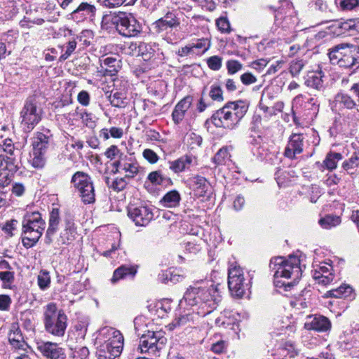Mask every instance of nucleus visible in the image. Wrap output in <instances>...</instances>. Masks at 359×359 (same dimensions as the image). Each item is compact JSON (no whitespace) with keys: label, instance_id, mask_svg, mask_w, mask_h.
Listing matches in <instances>:
<instances>
[{"label":"nucleus","instance_id":"obj_10","mask_svg":"<svg viewBox=\"0 0 359 359\" xmlns=\"http://www.w3.org/2000/svg\"><path fill=\"white\" fill-rule=\"evenodd\" d=\"M46 137L44 135H39L33 142L32 165L35 168H41L44 165L43 153L46 148Z\"/></svg>","mask_w":359,"mask_h":359},{"label":"nucleus","instance_id":"obj_22","mask_svg":"<svg viewBox=\"0 0 359 359\" xmlns=\"http://www.w3.org/2000/svg\"><path fill=\"white\" fill-rule=\"evenodd\" d=\"M136 269L133 267L127 268L126 266H121L114 272L113 276L111 280V283H116L118 280L123 278L128 273L134 276L136 273Z\"/></svg>","mask_w":359,"mask_h":359},{"label":"nucleus","instance_id":"obj_4","mask_svg":"<svg viewBox=\"0 0 359 359\" xmlns=\"http://www.w3.org/2000/svg\"><path fill=\"white\" fill-rule=\"evenodd\" d=\"M67 317L62 310H59L55 303L47 304L44 311L45 327L50 333L62 336L66 328Z\"/></svg>","mask_w":359,"mask_h":359},{"label":"nucleus","instance_id":"obj_2","mask_svg":"<svg viewBox=\"0 0 359 359\" xmlns=\"http://www.w3.org/2000/svg\"><path fill=\"white\" fill-rule=\"evenodd\" d=\"M44 227L45 222L38 212L27 213L22 222L23 245L27 248L33 246L41 236Z\"/></svg>","mask_w":359,"mask_h":359},{"label":"nucleus","instance_id":"obj_20","mask_svg":"<svg viewBox=\"0 0 359 359\" xmlns=\"http://www.w3.org/2000/svg\"><path fill=\"white\" fill-rule=\"evenodd\" d=\"M192 102V99L190 97H187L182 100L175 107V111L172 113V116L175 121H179L182 119L184 112L189 108Z\"/></svg>","mask_w":359,"mask_h":359},{"label":"nucleus","instance_id":"obj_52","mask_svg":"<svg viewBox=\"0 0 359 359\" xmlns=\"http://www.w3.org/2000/svg\"><path fill=\"white\" fill-rule=\"evenodd\" d=\"M267 65V62L265 60H259L254 62H252V67L255 69H260L264 67H266Z\"/></svg>","mask_w":359,"mask_h":359},{"label":"nucleus","instance_id":"obj_50","mask_svg":"<svg viewBox=\"0 0 359 359\" xmlns=\"http://www.w3.org/2000/svg\"><path fill=\"white\" fill-rule=\"evenodd\" d=\"M94 10V7L87 3H82L80 4V6L74 11V12H79L81 11H86L89 13L93 12Z\"/></svg>","mask_w":359,"mask_h":359},{"label":"nucleus","instance_id":"obj_21","mask_svg":"<svg viewBox=\"0 0 359 359\" xmlns=\"http://www.w3.org/2000/svg\"><path fill=\"white\" fill-rule=\"evenodd\" d=\"M43 355L50 358H57L61 354V350L57 348V345L53 343H46L39 347Z\"/></svg>","mask_w":359,"mask_h":359},{"label":"nucleus","instance_id":"obj_9","mask_svg":"<svg viewBox=\"0 0 359 359\" xmlns=\"http://www.w3.org/2000/svg\"><path fill=\"white\" fill-rule=\"evenodd\" d=\"M229 288L231 294L236 297H241L245 292L243 272L239 267H233L229 271Z\"/></svg>","mask_w":359,"mask_h":359},{"label":"nucleus","instance_id":"obj_41","mask_svg":"<svg viewBox=\"0 0 359 359\" xmlns=\"http://www.w3.org/2000/svg\"><path fill=\"white\" fill-rule=\"evenodd\" d=\"M208 65L212 69H218L221 67V59L217 56L211 57L208 60Z\"/></svg>","mask_w":359,"mask_h":359},{"label":"nucleus","instance_id":"obj_43","mask_svg":"<svg viewBox=\"0 0 359 359\" xmlns=\"http://www.w3.org/2000/svg\"><path fill=\"white\" fill-rule=\"evenodd\" d=\"M76 46V43L75 41H69L68 46H67V49L66 50V53L60 57L61 60H66L71 55V53L74 50Z\"/></svg>","mask_w":359,"mask_h":359},{"label":"nucleus","instance_id":"obj_28","mask_svg":"<svg viewBox=\"0 0 359 359\" xmlns=\"http://www.w3.org/2000/svg\"><path fill=\"white\" fill-rule=\"evenodd\" d=\"M338 27L341 29V31H348L351 29L359 31V21H355L353 20H349L344 22L338 23Z\"/></svg>","mask_w":359,"mask_h":359},{"label":"nucleus","instance_id":"obj_24","mask_svg":"<svg viewBox=\"0 0 359 359\" xmlns=\"http://www.w3.org/2000/svg\"><path fill=\"white\" fill-rule=\"evenodd\" d=\"M341 222L339 217L326 216L319 220L320 225L324 229H330L339 225Z\"/></svg>","mask_w":359,"mask_h":359},{"label":"nucleus","instance_id":"obj_64","mask_svg":"<svg viewBox=\"0 0 359 359\" xmlns=\"http://www.w3.org/2000/svg\"><path fill=\"white\" fill-rule=\"evenodd\" d=\"M158 25L162 27L168 25L171 27L174 25V23H172L171 21L161 20L158 22Z\"/></svg>","mask_w":359,"mask_h":359},{"label":"nucleus","instance_id":"obj_5","mask_svg":"<svg viewBox=\"0 0 359 359\" xmlns=\"http://www.w3.org/2000/svg\"><path fill=\"white\" fill-rule=\"evenodd\" d=\"M104 335L106 341L100 346L99 357L111 359L118 356L123 345L121 333L115 329L109 328L106 330Z\"/></svg>","mask_w":359,"mask_h":359},{"label":"nucleus","instance_id":"obj_14","mask_svg":"<svg viewBox=\"0 0 359 359\" xmlns=\"http://www.w3.org/2000/svg\"><path fill=\"white\" fill-rule=\"evenodd\" d=\"M336 101L342 103L346 107L352 109L359 106V84H354L348 93L338 95Z\"/></svg>","mask_w":359,"mask_h":359},{"label":"nucleus","instance_id":"obj_1","mask_svg":"<svg viewBox=\"0 0 359 359\" xmlns=\"http://www.w3.org/2000/svg\"><path fill=\"white\" fill-rule=\"evenodd\" d=\"M247 109L242 100L229 102L214 114L212 123L217 127L232 128L243 116Z\"/></svg>","mask_w":359,"mask_h":359},{"label":"nucleus","instance_id":"obj_31","mask_svg":"<svg viewBox=\"0 0 359 359\" xmlns=\"http://www.w3.org/2000/svg\"><path fill=\"white\" fill-rule=\"evenodd\" d=\"M58 219H59V212L57 210H53L50 214V227L48 229L47 233L50 235L53 232V230L55 227L58 224Z\"/></svg>","mask_w":359,"mask_h":359},{"label":"nucleus","instance_id":"obj_62","mask_svg":"<svg viewBox=\"0 0 359 359\" xmlns=\"http://www.w3.org/2000/svg\"><path fill=\"white\" fill-rule=\"evenodd\" d=\"M114 62H115V60L111 57H106L102 60V62L105 65L113 66L112 63H114Z\"/></svg>","mask_w":359,"mask_h":359},{"label":"nucleus","instance_id":"obj_51","mask_svg":"<svg viewBox=\"0 0 359 359\" xmlns=\"http://www.w3.org/2000/svg\"><path fill=\"white\" fill-rule=\"evenodd\" d=\"M227 156L226 149H220L215 155V160L220 163L226 156Z\"/></svg>","mask_w":359,"mask_h":359},{"label":"nucleus","instance_id":"obj_17","mask_svg":"<svg viewBox=\"0 0 359 359\" xmlns=\"http://www.w3.org/2000/svg\"><path fill=\"white\" fill-rule=\"evenodd\" d=\"M116 172H120L126 177L132 178L138 172L137 166L132 163L118 161L114 163Z\"/></svg>","mask_w":359,"mask_h":359},{"label":"nucleus","instance_id":"obj_44","mask_svg":"<svg viewBox=\"0 0 359 359\" xmlns=\"http://www.w3.org/2000/svg\"><path fill=\"white\" fill-rule=\"evenodd\" d=\"M241 79L242 82L246 85L253 83L256 81L255 77L250 73H245L243 74L241 77Z\"/></svg>","mask_w":359,"mask_h":359},{"label":"nucleus","instance_id":"obj_53","mask_svg":"<svg viewBox=\"0 0 359 359\" xmlns=\"http://www.w3.org/2000/svg\"><path fill=\"white\" fill-rule=\"evenodd\" d=\"M24 191H25V188L21 184H15L13 187V194H15L16 196H21L23 194Z\"/></svg>","mask_w":359,"mask_h":359},{"label":"nucleus","instance_id":"obj_27","mask_svg":"<svg viewBox=\"0 0 359 359\" xmlns=\"http://www.w3.org/2000/svg\"><path fill=\"white\" fill-rule=\"evenodd\" d=\"M320 271H315L313 278L316 280L317 283L323 286H326L330 284L334 279L332 273H329L328 276H320Z\"/></svg>","mask_w":359,"mask_h":359},{"label":"nucleus","instance_id":"obj_47","mask_svg":"<svg viewBox=\"0 0 359 359\" xmlns=\"http://www.w3.org/2000/svg\"><path fill=\"white\" fill-rule=\"evenodd\" d=\"M79 102L83 105H88L89 103V95L86 91H81L78 95Z\"/></svg>","mask_w":359,"mask_h":359},{"label":"nucleus","instance_id":"obj_61","mask_svg":"<svg viewBox=\"0 0 359 359\" xmlns=\"http://www.w3.org/2000/svg\"><path fill=\"white\" fill-rule=\"evenodd\" d=\"M196 184L198 185V187H202L205 185V180L203 177H198L196 179Z\"/></svg>","mask_w":359,"mask_h":359},{"label":"nucleus","instance_id":"obj_54","mask_svg":"<svg viewBox=\"0 0 359 359\" xmlns=\"http://www.w3.org/2000/svg\"><path fill=\"white\" fill-rule=\"evenodd\" d=\"M224 349V342L219 341L213 344L212 350L217 353H221Z\"/></svg>","mask_w":359,"mask_h":359},{"label":"nucleus","instance_id":"obj_12","mask_svg":"<svg viewBox=\"0 0 359 359\" xmlns=\"http://www.w3.org/2000/svg\"><path fill=\"white\" fill-rule=\"evenodd\" d=\"M165 341L166 339L163 337L161 332H149L147 335L142 337L139 348L141 352L147 351L155 345H156L157 348H161V347L158 346L164 344Z\"/></svg>","mask_w":359,"mask_h":359},{"label":"nucleus","instance_id":"obj_60","mask_svg":"<svg viewBox=\"0 0 359 359\" xmlns=\"http://www.w3.org/2000/svg\"><path fill=\"white\" fill-rule=\"evenodd\" d=\"M110 133L114 137H120L121 135V132L117 128H111Z\"/></svg>","mask_w":359,"mask_h":359},{"label":"nucleus","instance_id":"obj_42","mask_svg":"<svg viewBox=\"0 0 359 359\" xmlns=\"http://www.w3.org/2000/svg\"><path fill=\"white\" fill-rule=\"evenodd\" d=\"M210 97L214 100H222V93L219 88H213L210 93Z\"/></svg>","mask_w":359,"mask_h":359},{"label":"nucleus","instance_id":"obj_29","mask_svg":"<svg viewBox=\"0 0 359 359\" xmlns=\"http://www.w3.org/2000/svg\"><path fill=\"white\" fill-rule=\"evenodd\" d=\"M306 83L307 86L313 88L317 90L320 89L322 87V80L320 78V76L316 74L309 76L308 79H306Z\"/></svg>","mask_w":359,"mask_h":359},{"label":"nucleus","instance_id":"obj_18","mask_svg":"<svg viewBox=\"0 0 359 359\" xmlns=\"http://www.w3.org/2000/svg\"><path fill=\"white\" fill-rule=\"evenodd\" d=\"M8 340L11 344L15 348L24 349L26 346L24 339L17 325H13L8 334Z\"/></svg>","mask_w":359,"mask_h":359},{"label":"nucleus","instance_id":"obj_35","mask_svg":"<svg viewBox=\"0 0 359 359\" xmlns=\"http://www.w3.org/2000/svg\"><path fill=\"white\" fill-rule=\"evenodd\" d=\"M143 156L151 163H155L158 160L157 154L149 149H147L143 151Z\"/></svg>","mask_w":359,"mask_h":359},{"label":"nucleus","instance_id":"obj_7","mask_svg":"<svg viewBox=\"0 0 359 359\" xmlns=\"http://www.w3.org/2000/svg\"><path fill=\"white\" fill-rule=\"evenodd\" d=\"M74 187L80 193L85 203H92L95 201L94 187L90 178L84 172H77L72 180Z\"/></svg>","mask_w":359,"mask_h":359},{"label":"nucleus","instance_id":"obj_8","mask_svg":"<svg viewBox=\"0 0 359 359\" xmlns=\"http://www.w3.org/2000/svg\"><path fill=\"white\" fill-rule=\"evenodd\" d=\"M111 22L116 25V29L125 36H134L140 30V25L131 15L123 13L116 14L111 18Z\"/></svg>","mask_w":359,"mask_h":359},{"label":"nucleus","instance_id":"obj_34","mask_svg":"<svg viewBox=\"0 0 359 359\" xmlns=\"http://www.w3.org/2000/svg\"><path fill=\"white\" fill-rule=\"evenodd\" d=\"M14 278L13 273L11 271L0 272V279L5 287H9Z\"/></svg>","mask_w":359,"mask_h":359},{"label":"nucleus","instance_id":"obj_23","mask_svg":"<svg viewBox=\"0 0 359 359\" xmlns=\"http://www.w3.org/2000/svg\"><path fill=\"white\" fill-rule=\"evenodd\" d=\"M180 201V195L175 191H172L168 193L161 201V203L165 207H175L179 203Z\"/></svg>","mask_w":359,"mask_h":359},{"label":"nucleus","instance_id":"obj_36","mask_svg":"<svg viewBox=\"0 0 359 359\" xmlns=\"http://www.w3.org/2000/svg\"><path fill=\"white\" fill-rule=\"evenodd\" d=\"M148 179L154 184H161L163 180V177L158 171L151 172L148 176Z\"/></svg>","mask_w":359,"mask_h":359},{"label":"nucleus","instance_id":"obj_33","mask_svg":"<svg viewBox=\"0 0 359 359\" xmlns=\"http://www.w3.org/2000/svg\"><path fill=\"white\" fill-rule=\"evenodd\" d=\"M109 99L114 107H122L124 104L125 97L121 93H115Z\"/></svg>","mask_w":359,"mask_h":359},{"label":"nucleus","instance_id":"obj_25","mask_svg":"<svg viewBox=\"0 0 359 359\" xmlns=\"http://www.w3.org/2000/svg\"><path fill=\"white\" fill-rule=\"evenodd\" d=\"M191 161V158L188 156L182 157L175 161H173L171 164L170 168L175 172L182 171L187 163H190Z\"/></svg>","mask_w":359,"mask_h":359},{"label":"nucleus","instance_id":"obj_15","mask_svg":"<svg viewBox=\"0 0 359 359\" xmlns=\"http://www.w3.org/2000/svg\"><path fill=\"white\" fill-rule=\"evenodd\" d=\"M304 325L308 330L325 331L330 328V323L325 317L321 316H309L306 317Z\"/></svg>","mask_w":359,"mask_h":359},{"label":"nucleus","instance_id":"obj_49","mask_svg":"<svg viewBox=\"0 0 359 359\" xmlns=\"http://www.w3.org/2000/svg\"><path fill=\"white\" fill-rule=\"evenodd\" d=\"M17 225H18V221L15 220V219H12L6 224V225L4 227V229L6 232H8L9 233H11L12 230L15 229Z\"/></svg>","mask_w":359,"mask_h":359},{"label":"nucleus","instance_id":"obj_3","mask_svg":"<svg viewBox=\"0 0 359 359\" xmlns=\"http://www.w3.org/2000/svg\"><path fill=\"white\" fill-rule=\"evenodd\" d=\"M329 55L331 62L339 67L351 68L359 66V46L340 44L334 47Z\"/></svg>","mask_w":359,"mask_h":359},{"label":"nucleus","instance_id":"obj_40","mask_svg":"<svg viewBox=\"0 0 359 359\" xmlns=\"http://www.w3.org/2000/svg\"><path fill=\"white\" fill-rule=\"evenodd\" d=\"M0 147L7 154H9L11 155H12L13 154L14 147H13V145L12 144L11 140H9V139L5 140L4 141V144H0Z\"/></svg>","mask_w":359,"mask_h":359},{"label":"nucleus","instance_id":"obj_13","mask_svg":"<svg viewBox=\"0 0 359 359\" xmlns=\"http://www.w3.org/2000/svg\"><path fill=\"white\" fill-rule=\"evenodd\" d=\"M128 215L136 225L144 226L152 219V213L145 206L134 207L131 205L128 210Z\"/></svg>","mask_w":359,"mask_h":359},{"label":"nucleus","instance_id":"obj_63","mask_svg":"<svg viewBox=\"0 0 359 359\" xmlns=\"http://www.w3.org/2000/svg\"><path fill=\"white\" fill-rule=\"evenodd\" d=\"M352 219L355 223H357L359 227V210H357L353 213Z\"/></svg>","mask_w":359,"mask_h":359},{"label":"nucleus","instance_id":"obj_57","mask_svg":"<svg viewBox=\"0 0 359 359\" xmlns=\"http://www.w3.org/2000/svg\"><path fill=\"white\" fill-rule=\"evenodd\" d=\"M191 49L192 47L186 46L179 50L178 53L180 56H185L191 52Z\"/></svg>","mask_w":359,"mask_h":359},{"label":"nucleus","instance_id":"obj_56","mask_svg":"<svg viewBox=\"0 0 359 359\" xmlns=\"http://www.w3.org/2000/svg\"><path fill=\"white\" fill-rule=\"evenodd\" d=\"M331 270H332V266L330 265L325 264L324 265L320 266L319 267V269L316 270V271H320V273L329 274V273H332Z\"/></svg>","mask_w":359,"mask_h":359},{"label":"nucleus","instance_id":"obj_19","mask_svg":"<svg viewBox=\"0 0 359 359\" xmlns=\"http://www.w3.org/2000/svg\"><path fill=\"white\" fill-rule=\"evenodd\" d=\"M326 297L347 298L353 295V288L348 285H342L335 290L327 292Z\"/></svg>","mask_w":359,"mask_h":359},{"label":"nucleus","instance_id":"obj_39","mask_svg":"<svg viewBox=\"0 0 359 359\" xmlns=\"http://www.w3.org/2000/svg\"><path fill=\"white\" fill-rule=\"evenodd\" d=\"M227 68L230 74H235L241 69V65L236 60H231L227 62Z\"/></svg>","mask_w":359,"mask_h":359},{"label":"nucleus","instance_id":"obj_30","mask_svg":"<svg viewBox=\"0 0 359 359\" xmlns=\"http://www.w3.org/2000/svg\"><path fill=\"white\" fill-rule=\"evenodd\" d=\"M50 283V277L48 273L45 271H41L38 276V283L40 288H46L49 285Z\"/></svg>","mask_w":359,"mask_h":359},{"label":"nucleus","instance_id":"obj_6","mask_svg":"<svg viewBox=\"0 0 359 359\" xmlns=\"http://www.w3.org/2000/svg\"><path fill=\"white\" fill-rule=\"evenodd\" d=\"M274 264L278 266L274 275L276 278H293L296 280L301 275L299 259L295 256H290L287 260L277 257L274 259Z\"/></svg>","mask_w":359,"mask_h":359},{"label":"nucleus","instance_id":"obj_11","mask_svg":"<svg viewBox=\"0 0 359 359\" xmlns=\"http://www.w3.org/2000/svg\"><path fill=\"white\" fill-rule=\"evenodd\" d=\"M21 114L22 123L27 126L28 130L33 128L34 126L40 120V110H38L36 106L33 103L27 104Z\"/></svg>","mask_w":359,"mask_h":359},{"label":"nucleus","instance_id":"obj_16","mask_svg":"<svg viewBox=\"0 0 359 359\" xmlns=\"http://www.w3.org/2000/svg\"><path fill=\"white\" fill-rule=\"evenodd\" d=\"M303 137L299 134H294L291 136L287 147L285 151V155L289 158H293L297 154L302 151Z\"/></svg>","mask_w":359,"mask_h":359},{"label":"nucleus","instance_id":"obj_55","mask_svg":"<svg viewBox=\"0 0 359 359\" xmlns=\"http://www.w3.org/2000/svg\"><path fill=\"white\" fill-rule=\"evenodd\" d=\"M126 0H105V4L109 6H116L122 5Z\"/></svg>","mask_w":359,"mask_h":359},{"label":"nucleus","instance_id":"obj_37","mask_svg":"<svg viewBox=\"0 0 359 359\" xmlns=\"http://www.w3.org/2000/svg\"><path fill=\"white\" fill-rule=\"evenodd\" d=\"M217 26L222 32H229L230 31V25L226 18H221L218 19Z\"/></svg>","mask_w":359,"mask_h":359},{"label":"nucleus","instance_id":"obj_32","mask_svg":"<svg viewBox=\"0 0 359 359\" xmlns=\"http://www.w3.org/2000/svg\"><path fill=\"white\" fill-rule=\"evenodd\" d=\"M359 166V156L355 154L352 156L348 161L343 163V168L346 170H352Z\"/></svg>","mask_w":359,"mask_h":359},{"label":"nucleus","instance_id":"obj_45","mask_svg":"<svg viewBox=\"0 0 359 359\" xmlns=\"http://www.w3.org/2000/svg\"><path fill=\"white\" fill-rule=\"evenodd\" d=\"M118 149L115 146L110 147L105 152L106 156L109 159L114 158L118 154Z\"/></svg>","mask_w":359,"mask_h":359},{"label":"nucleus","instance_id":"obj_46","mask_svg":"<svg viewBox=\"0 0 359 359\" xmlns=\"http://www.w3.org/2000/svg\"><path fill=\"white\" fill-rule=\"evenodd\" d=\"M11 303V299L7 295H0V309L6 310Z\"/></svg>","mask_w":359,"mask_h":359},{"label":"nucleus","instance_id":"obj_58","mask_svg":"<svg viewBox=\"0 0 359 359\" xmlns=\"http://www.w3.org/2000/svg\"><path fill=\"white\" fill-rule=\"evenodd\" d=\"M244 203V198L238 196L234 201V207L236 208H241Z\"/></svg>","mask_w":359,"mask_h":359},{"label":"nucleus","instance_id":"obj_26","mask_svg":"<svg viewBox=\"0 0 359 359\" xmlns=\"http://www.w3.org/2000/svg\"><path fill=\"white\" fill-rule=\"evenodd\" d=\"M341 158L339 154H329L324 161L325 167L329 170L334 169L338 161Z\"/></svg>","mask_w":359,"mask_h":359},{"label":"nucleus","instance_id":"obj_48","mask_svg":"<svg viewBox=\"0 0 359 359\" xmlns=\"http://www.w3.org/2000/svg\"><path fill=\"white\" fill-rule=\"evenodd\" d=\"M61 241L62 244H65L67 242L72 240V236L71 235L70 230L65 229L60 235Z\"/></svg>","mask_w":359,"mask_h":359},{"label":"nucleus","instance_id":"obj_38","mask_svg":"<svg viewBox=\"0 0 359 359\" xmlns=\"http://www.w3.org/2000/svg\"><path fill=\"white\" fill-rule=\"evenodd\" d=\"M359 4V0H343L341 6L344 10H351Z\"/></svg>","mask_w":359,"mask_h":359},{"label":"nucleus","instance_id":"obj_59","mask_svg":"<svg viewBox=\"0 0 359 359\" xmlns=\"http://www.w3.org/2000/svg\"><path fill=\"white\" fill-rule=\"evenodd\" d=\"M226 88L231 91L236 90V87L233 80L229 79L226 83Z\"/></svg>","mask_w":359,"mask_h":359}]
</instances>
